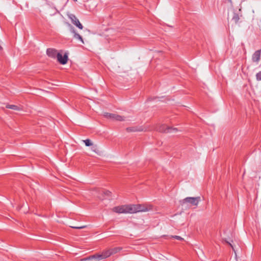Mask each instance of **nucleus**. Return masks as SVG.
Here are the masks:
<instances>
[{"label": "nucleus", "instance_id": "obj_1", "mask_svg": "<svg viewBox=\"0 0 261 261\" xmlns=\"http://www.w3.org/2000/svg\"><path fill=\"white\" fill-rule=\"evenodd\" d=\"M200 201V197H186L181 201H180V203L181 205H185L186 206H197L199 202Z\"/></svg>", "mask_w": 261, "mask_h": 261}, {"label": "nucleus", "instance_id": "obj_2", "mask_svg": "<svg viewBox=\"0 0 261 261\" xmlns=\"http://www.w3.org/2000/svg\"><path fill=\"white\" fill-rule=\"evenodd\" d=\"M131 206L130 204L129 205H122L120 206H115L112 208V211L118 214H127L129 213L132 214V211H130Z\"/></svg>", "mask_w": 261, "mask_h": 261}, {"label": "nucleus", "instance_id": "obj_3", "mask_svg": "<svg viewBox=\"0 0 261 261\" xmlns=\"http://www.w3.org/2000/svg\"><path fill=\"white\" fill-rule=\"evenodd\" d=\"M132 214L140 212H147L149 208L144 204H130Z\"/></svg>", "mask_w": 261, "mask_h": 261}, {"label": "nucleus", "instance_id": "obj_4", "mask_svg": "<svg viewBox=\"0 0 261 261\" xmlns=\"http://www.w3.org/2000/svg\"><path fill=\"white\" fill-rule=\"evenodd\" d=\"M155 129L160 132L165 133H171L172 131L176 132L177 130L176 128L167 127L165 125H159L155 127Z\"/></svg>", "mask_w": 261, "mask_h": 261}, {"label": "nucleus", "instance_id": "obj_5", "mask_svg": "<svg viewBox=\"0 0 261 261\" xmlns=\"http://www.w3.org/2000/svg\"><path fill=\"white\" fill-rule=\"evenodd\" d=\"M104 116L107 118H109L111 120H117V121H124L125 120L124 117L123 116L115 114H111L109 113H105L104 114Z\"/></svg>", "mask_w": 261, "mask_h": 261}, {"label": "nucleus", "instance_id": "obj_6", "mask_svg": "<svg viewBox=\"0 0 261 261\" xmlns=\"http://www.w3.org/2000/svg\"><path fill=\"white\" fill-rule=\"evenodd\" d=\"M68 16L73 24L76 26L79 29L81 30L83 29V26L74 14H68Z\"/></svg>", "mask_w": 261, "mask_h": 261}, {"label": "nucleus", "instance_id": "obj_7", "mask_svg": "<svg viewBox=\"0 0 261 261\" xmlns=\"http://www.w3.org/2000/svg\"><path fill=\"white\" fill-rule=\"evenodd\" d=\"M57 61L61 64L64 65L67 63L68 60V55L65 54L64 56L60 53H57L56 55Z\"/></svg>", "mask_w": 261, "mask_h": 261}, {"label": "nucleus", "instance_id": "obj_8", "mask_svg": "<svg viewBox=\"0 0 261 261\" xmlns=\"http://www.w3.org/2000/svg\"><path fill=\"white\" fill-rule=\"evenodd\" d=\"M85 261H98L101 260L99 254L89 256L84 259Z\"/></svg>", "mask_w": 261, "mask_h": 261}, {"label": "nucleus", "instance_id": "obj_9", "mask_svg": "<svg viewBox=\"0 0 261 261\" xmlns=\"http://www.w3.org/2000/svg\"><path fill=\"white\" fill-rule=\"evenodd\" d=\"M100 257L101 259H106L111 255L110 249H108L107 250H103L101 254H99Z\"/></svg>", "mask_w": 261, "mask_h": 261}, {"label": "nucleus", "instance_id": "obj_10", "mask_svg": "<svg viewBox=\"0 0 261 261\" xmlns=\"http://www.w3.org/2000/svg\"><path fill=\"white\" fill-rule=\"evenodd\" d=\"M260 50H257L253 54L252 60L254 62H258L260 58Z\"/></svg>", "mask_w": 261, "mask_h": 261}, {"label": "nucleus", "instance_id": "obj_11", "mask_svg": "<svg viewBox=\"0 0 261 261\" xmlns=\"http://www.w3.org/2000/svg\"><path fill=\"white\" fill-rule=\"evenodd\" d=\"M111 255L113 254H115L118 252H119L121 250L122 248L120 247H115L113 248H110Z\"/></svg>", "mask_w": 261, "mask_h": 261}, {"label": "nucleus", "instance_id": "obj_12", "mask_svg": "<svg viewBox=\"0 0 261 261\" xmlns=\"http://www.w3.org/2000/svg\"><path fill=\"white\" fill-rule=\"evenodd\" d=\"M6 107L8 109H12L15 111H20L21 110L19 107L13 105H7Z\"/></svg>", "mask_w": 261, "mask_h": 261}, {"label": "nucleus", "instance_id": "obj_13", "mask_svg": "<svg viewBox=\"0 0 261 261\" xmlns=\"http://www.w3.org/2000/svg\"><path fill=\"white\" fill-rule=\"evenodd\" d=\"M240 19V17L239 14L237 13H234L233 16L232 18V20L235 23H237L238 22L239 20Z\"/></svg>", "mask_w": 261, "mask_h": 261}, {"label": "nucleus", "instance_id": "obj_14", "mask_svg": "<svg viewBox=\"0 0 261 261\" xmlns=\"http://www.w3.org/2000/svg\"><path fill=\"white\" fill-rule=\"evenodd\" d=\"M73 32H74V37L75 39H79V40H81V42H82L83 43H84V41H83V38H82V36H81L80 34H77V33H75L74 31H73Z\"/></svg>", "mask_w": 261, "mask_h": 261}, {"label": "nucleus", "instance_id": "obj_15", "mask_svg": "<svg viewBox=\"0 0 261 261\" xmlns=\"http://www.w3.org/2000/svg\"><path fill=\"white\" fill-rule=\"evenodd\" d=\"M84 142L87 146H90L92 145V143L91 142V140L89 139H86L85 140H84Z\"/></svg>", "mask_w": 261, "mask_h": 261}, {"label": "nucleus", "instance_id": "obj_16", "mask_svg": "<svg viewBox=\"0 0 261 261\" xmlns=\"http://www.w3.org/2000/svg\"><path fill=\"white\" fill-rule=\"evenodd\" d=\"M70 227L71 228H75V229H83V228H86L87 227V226L86 225H82V226H71Z\"/></svg>", "mask_w": 261, "mask_h": 261}, {"label": "nucleus", "instance_id": "obj_17", "mask_svg": "<svg viewBox=\"0 0 261 261\" xmlns=\"http://www.w3.org/2000/svg\"><path fill=\"white\" fill-rule=\"evenodd\" d=\"M56 51H57L55 49L50 48V51H49L50 56H54L56 55Z\"/></svg>", "mask_w": 261, "mask_h": 261}, {"label": "nucleus", "instance_id": "obj_18", "mask_svg": "<svg viewBox=\"0 0 261 261\" xmlns=\"http://www.w3.org/2000/svg\"><path fill=\"white\" fill-rule=\"evenodd\" d=\"M256 77L257 81H261V71L256 73Z\"/></svg>", "mask_w": 261, "mask_h": 261}, {"label": "nucleus", "instance_id": "obj_19", "mask_svg": "<svg viewBox=\"0 0 261 261\" xmlns=\"http://www.w3.org/2000/svg\"><path fill=\"white\" fill-rule=\"evenodd\" d=\"M172 238L176 239L178 240H184L183 238H182L181 237L178 236H172Z\"/></svg>", "mask_w": 261, "mask_h": 261}, {"label": "nucleus", "instance_id": "obj_20", "mask_svg": "<svg viewBox=\"0 0 261 261\" xmlns=\"http://www.w3.org/2000/svg\"><path fill=\"white\" fill-rule=\"evenodd\" d=\"M103 193L107 196H110L111 194V192L109 191H103Z\"/></svg>", "mask_w": 261, "mask_h": 261}, {"label": "nucleus", "instance_id": "obj_21", "mask_svg": "<svg viewBox=\"0 0 261 261\" xmlns=\"http://www.w3.org/2000/svg\"><path fill=\"white\" fill-rule=\"evenodd\" d=\"M127 130H129L130 131H133V132L137 130L136 129H135L133 128H127Z\"/></svg>", "mask_w": 261, "mask_h": 261}, {"label": "nucleus", "instance_id": "obj_22", "mask_svg": "<svg viewBox=\"0 0 261 261\" xmlns=\"http://www.w3.org/2000/svg\"><path fill=\"white\" fill-rule=\"evenodd\" d=\"M46 54L47 55H49V48H47L46 49Z\"/></svg>", "mask_w": 261, "mask_h": 261}, {"label": "nucleus", "instance_id": "obj_23", "mask_svg": "<svg viewBox=\"0 0 261 261\" xmlns=\"http://www.w3.org/2000/svg\"><path fill=\"white\" fill-rule=\"evenodd\" d=\"M52 85H56V84H51ZM57 86H58V85H57Z\"/></svg>", "mask_w": 261, "mask_h": 261}, {"label": "nucleus", "instance_id": "obj_24", "mask_svg": "<svg viewBox=\"0 0 261 261\" xmlns=\"http://www.w3.org/2000/svg\"><path fill=\"white\" fill-rule=\"evenodd\" d=\"M93 150L94 151H95V152H96V150H95V149H93Z\"/></svg>", "mask_w": 261, "mask_h": 261}, {"label": "nucleus", "instance_id": "obj_25", "mask_svg": "<svg viewBox=\"0 0 261 261\" xmlns=\"http://www.w3.org/2000/svg\"><path fill=\"white\" fill-rule=\"evenodd\" d=\"M73 1H74V2H76V1H77V0H73Z\"/></svg>", "mask_w": 261, "mask_h": 261}]
</instances>
